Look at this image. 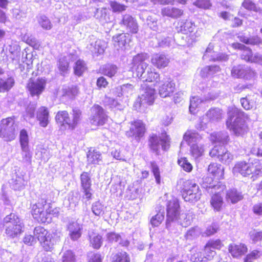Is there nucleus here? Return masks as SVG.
<instances>
[{
	"mask_svg": "<svg viewBox=\"0 0 262 262\" xmlns=\"http://www.w3.org/2000/svg\"><path fill=\"white\" fill-rule=\"evenodd\" d=\"M87 157L89 163L91 164H98L101 160L100 154L96 150L89 151Z\"/></svg>",
	"mask_w": 262,
	"mask_h": 262,
	"instance_id": "45",
	"label": "nucleus"
},
{
	"mask_svg": "<svg viewBox=\"0 0 262 262\" xmlns=\"http://www.w3.org/2000/svg\"><path fill=\"white\" fill-rule=\"evenodd\" d=\"M145 132V126L140 120H137L131 123L129 130L126 132L128 137H134L137 141L143 136Z\"/></svg>",
	"mask_w": 262,
	"mask_h": 262,
	"instance_id": "21",
	"label": "nucleus"
},
{
	"mask_svg": "<svg viewBox=\"0 0 262 262\" xmlns=\"http://www.w3.org/2000/svg\"><path fill=\"white\" fill-rule=\"evenodd\" d=\"M177 29L178 32L187 35L188 45L195 41L202 33L201 29L197 28L194 23L190 20H180L178 22Z\"/></svg>",
	"mask_w": 262,
	"mask_h": 262,
	"instance_id": "7",
	"label": "nucleus"
},
{
	"mask_svg": "<svg viewBox=\"0 0 262 262\" xmlns=\"http://www.w3.org/2000/svg\"><path fill=\"white\" fill-rule=\"evenodd\" d=\"M3 224L5 227V233L10 237L17 236L23 231V224L14 213L7 215L3 220Z\"/></svg>",
	"mask_w": 262,
	"mask_h": 262,
	"instance_id": "9",
	"label": "nucleus"
},
{
	"mask_svg": "<svg viewBox=\"0 0 262 262\" xmlns=\"http://www.w3.org/2000/svg\"><path fill=\"white\" fill-rule=\"evenodd\" d=\"M164 219V210L161 208L156 214L153 215L150 219V224L153 227L159 226Z\"/></svg>",
	"mask_w": 262,
	"mask_h": 262,
	"instance_id": "40",
	"label": "nucleus"
},
{
	"mask_svg": "<svg viewBox=\"0 0 262 262\" xmlns=\"http://www.w3.org/2000/svg\"><path fill=\"white\" fill-rule=\"evenodd\" d=\"M191 253L190 260L192 262H201L205 258L204 256H202L201 252L198 249H192Z\"/></svg>",
	"mask_w": 262,
	"mask_h": 262,
	"instance_id": "56",
	"label": "nucleus"
},
{
	"mask_svg": "<svg viewBox=\"0 0 262 262\" xmlns=\"http://www.w3.org/2000/svg\"><path fill=\"white\" fill-rule=\"evenodd\" d=\"M19 138L20 147L29 146V136L27 132L25 129L20 130Z\"/></svg>",
	"mask_w": 262,
	"mask_h": 262,
	"instance_id": "55",
	"label": "nucleus"
},
{
	"mask_svg": "<svg viewBox=\"0 0 262 262\" xmlns=\"http://www.w3.org/2000/svg\"><path fill=\"white\" fill-rule=\"evenodd\" d=\"M169 137L165 133H162L160 136L153 134L149 140L150 147L158 154L161 146L164 150L169 148Z\"/></svg>",
	"mask_w": 262,
	"mask_h": 262,
	"instance_id": "13",
	"label": "nucleus"
},
{
	"mask_svg": "<svg viewBox=\"0 0 262 262\" xmlns=\"http://www.w3.org/2000/svg\"><path fill=\"white\" fill-rule=\"evenodd\" d=\"M74 73L77 76H81L86 70L85 63L82 60H77L74 67Z\"/></svg>",
	"mask_w": 262,
	"mask_h": 262,
	"instance_id": "47",
	"label": "nucleus"
},
{
	"mask_svg": "<svg viewBox=\"0 0 262 262\" xmlns=\"http://www.w3.org/2000/svg\"><path fill=\"white\" fill-rule=\"evenodd\" d=\"M129 41L128 36L127 37L126 34L123 33L120 34L116 38V42H117V45L122 49H126Z\"/></svg>",
	"mask_w": 262,
	"mask_h": 262,
	"instance_id": "49",
	"label": "nucleus"
},
{
	"mask_svg": "<svg viewBox=\"0 0 262 262\" xmlns=\"http://www.w3.org/2000/svg\"><path fill=\"white\" fill-rule=\"evenodd\" d=\"M20 148L23 162L30 163L31 161L32 154L29 146L20 147Z\"/></svg>",
	"mask_w": 262,
	"mask_h": 262,
	"instance_id": "48",
	"label": "nucleus"
},
{
	"mask_svg": "<svg viewBox=\"0 0 262 262\" xmlns=\"http://www.w3.org/2000/svg\"><path fill=\"white\" fill-rule=\"evenodd\" d=\"M231 46L235 49L242 51L241 58L246 61L251 62L253 55L251 49L238 42L233 43Z\"/></svg>",
	"mask_w": 262,
	"mask_h": 262,
	"instance_id": "30",
	"label": "nucleus"
},
{
	"mask_svg": "<svg viewBox=\"0 0 262 262\" xmlns=\"http://www.w3.org/2000/svg\"><path fill=\"white\" fill-rule=\"evenodd\" d=\"M208 171L217 180H220L223 178L224 169L220 164L216 163L210 164L208 166Z\"/></svg>",
	"mask_w": 262,
	"mask_h": 262,
	"instance_id": "34",
	"label": "nucleus"
},
{
	"mask_svg": "<svg viewBox=\"0 0 262 262\" xmlns=\"http://www.w3.org/2000/svg\"><path fill=\"white\" fill-rule=\"evenodd\" d=\"M231 74L234 77L250 79L254 76L255 73L247 66L238 65L233 67Z\"/></svg>",
	"mask_w": 262,
	"mask_h": 262,
	"instance_id": "22",
	"label": "nucleus"
},
{
	"mask_svg": "<svg viewBox=\"0 0 262 262\" xmlns=\"http://www.w3.org/2000/svg\"><path fill=\"white\" fill-rule=\"evenodd\" d=\"M261 255V251L257 250H254L247 254L244 259V262H253L254 260L258 258Z\"/></svg>",
	"mask_w": 262,
	"mask_h": 262,
	"instance_id": "53",
	"label": "nucleus"
},
{
	"mask_svg": "<svg viewBox=\"0 0 262 262\" xmlns=\"http://www.w3.org/2000/svg\"><path fill=\"white\" fill-rule=\"evenodd\" d=\"M0 137L6 141H11L15 138V125L13 117L3 119L0 123Z\"/></svg>",
	"mask_w": 262,
	"mask_h": 262,
	"instance_id": "12",
	"label": "nucleus"
},
{
	"mask_svg": "<svg viewBox=\"0 0 262 262\" xmlns=\"http://www.w3.org/2000/svg\"><path fill=\"white\" fill-rule=\"evenodd\" d=\"M200 229L196 227L189 229L186 233L185 237L188 239H192L200 234Z\"/></svg>",
	"mask_w": 262,
	"mask_h": 262,
	"instance_id": "63",
	"label": "nucleus"
},
{
	"mask_svg": "<svg viewBox=\"0 0 262 262\" xmlns=\"http://www.w3.org/2000/svg\"><path fill=\"white\" fill-rule=\"evenodd\" d=\"M158 44L155 45V47L165 48L170 46L173 39L170 37H162L160 34L157 37Z\"/></svg>",
	"mask_w": 262,
	"mask_h": 262,
	"instance_id": "46",
	"label": "nucleus"
},
{
	"mask_svg": "<svg viewBox=\"0 0 262 262\" xmlns=\"http://www.w3.org/2000/svg\"><path fill=\"white\" fill-rule=\"evenodd\" d=\"M229 252L235 258H238L248 251L247 246L244 244H231L228 248Z\"/></svg>",
	"mask_w": 262,
	"mask_h": 262,
	"instance_id": "27",
	"label": "nucleus"
},
{
	"mask_svg": "<svg viewBox=\"0 0 262 262\" xmlns=\"http://www.w3.org/2000/svg\"><path fill=\"white\" fill-rule=\"evenodd\" d=\"M178 164L185 171L190 172L192 169V165L186 158H181L178 160Z\"/></svg>",
	"mask_w": 262,
	"mask_h": 262,
	"instance_id": "54",
	"label": "nucleus"
},
{
	"mask_svg": "<svg viewBox=\"0 0 262 262\" xmlns=\"http://www.w3.org/2000/svg\"><path fill=\"white\" fill-rule=\"evenodd\" d=\"M159 86V93L163 98L170 97L176 90V83L170 78L164 79Z\"/></svg>",
	"mask_w": 262,
	"mask_h": 262,
	"instance_id": "20",
	"label": "nucleus"
},
{
	"mask_svg": "<svg viewBox=\"0 0 262 262\" xmlns=\"http://www.w3.org/2000/svg\"><path fill=\"white\" fill-rule=\"evenodd\" d=\"M179 207L178 200L176 198H172L167 202L166 226L170 231L178 225L187 227L191 224L194 218V215L192 212L181 213Z\"/></svg>",
	"mask_w": 262,
	"mask_h": 262,
	"instance_id": "1",
	"label": "nucleus"
},
{
	"mask_svg": "<svg viewBox=\"0 0 262 262\" xmlns=\"http://www.w3.org/2000/svg\"><path fill=\"white\" fill-rule=\"evenodd\" d=\"M183 139L190 146V152L192 157L197 159L203 155L204 146L200 143L202 137L194 130H188Z\"/></svg>",
	"mask_w": 262,
	"mask_h": 262,
	"instance_id": "6",
	"label": "nucleus"
},
{
	"mask_svg": "<svg viewBox=\"0 0 262 262\" xmlns=\"http://www.w3.org/2000/svg\"><path fill=\"white\" fill-rule=\"evenodd\" d=\"M50 204L41 199L32 206L33 217L39 222L46 223L50 217Z\"/></svg>",
	"mask_w": 262,
	"mask_h": 262,
	"instance_id": "11",
	"label": "nucleus"
},
{
	"mask_svg": "<svg viewBox=\"0 0 262 262\" xmlns=\"http://www.w3.org/2000/svg\"><path fill=\"white\" fill-rule=\"evenodd\" d=\"M210 140L214 143H219L223 146L228 143L229 140L228 134L226 132L213 133L210 135ZM218 146H221L219 145Z\"/></svg>",
	"mask_w": 262,
	"mask_h": 262,
	"instance_id": "29",
	"label": "nucleus"
},
{
	"mask_svg": "<svg viewBox=\"0 0 262 262\" xmlns=\"http://www.w3.org/2000/svg\"><path fill=\"white\" fill-rule=\"evenodd\" d=\"M57 123L61 126V129H66L67 127L71 129V118L66 111H59L55 117Z\"/></svg>",
	"mask_w": 262,
	"mask_h": 262,
	"instance_id": "24",
	"label": "nucleus"
},
{
	"mask_svg": "<svg viewBox=\"0 0 262 262\" xmlns=\"http://www.w3.org/2000/svg\"><path fill=\"white\" fill-rule=\"evenodd\" d=\"M38 21L39 25L44 29L50 30L52 27V25L50 19L45 15L40 16Z\"/></svg>",
	"mask_w": 262,
	"mask_h": 262,
	"instance_id": "52",
	"label": "nucleus"
},
{
	"mask_svg": "<svg viewBox=\"0 0 262 262\" xmlns=\"http://www.w3.org/2000/svg\"><path fill=\"white\" fill-rule=\"evenodd\" d=\"M14 79L11 76L0 78V93L9 91L14 86Z\"/></svg>",
	"mask_w": 262,
	"mask_h": 262,
	"instance_id": "36",
	"label": "nucleus"
},
{
	"mask_svg": "<svg viewBox=\"0 0 262 262\" xmlns=\"http://www.w3.org/2000/svg\"><path fill=\"white\" fill-rule=\"evenodd\" d=\"M206 61H225L228 59V55L224 53H217L213 51V46L209 44L203 56Z\"/></svg>",
	"mask_w": 262,
	"mask_h": 262,
	"instance_id": "18",
	"label": "nucleus"
},
{
	"mask_svg": "<svg viewBox=\"0 0 262 262\" xmlns=\"http://www.w3.org/2000/svg\"><path fill=\"white\" fill-rule=\"evenodd\" d=\"M78 93V89L76 86H65L62 89V96L68 99H72Z\"/></svg>",
	"mask_w": 262,
	"mask_h": 262,
	"instance_id": "39",
	"label": "nucleus"
},
{
	"mask_svg": "<svg viewBox=\"0 0 262 262\" xmlns=\"http://www.w3.org/2000/svg\"><path fill=\"white\" fill-rule=\"evenodd\" d=\"M46 83V80L44 78L30 79L27 84V88L31 95L39 96L44 91Z\"/></svg>",
	"mask_w": 262,
	"mask_h": 262,
	"instance_id": "15",
	"label": "nucleus"
},
{
	"mask_svg": "<svg viewBox=\"0 0 262 262\" xmlns=\"http://www.w3.org/2000/svg\"><path fill=\"white\" fill-rule=\"evenodd\" d=\"M151 171L155 178L157 184H160L161 183V176L160 169L158 166L155 162H151Z\"/></svg>",
	"mask_w": 262,
	"mask_h": 262,
	"instance_id": "58",
	"label": "nucleus"
},
{
	"mask_svg": "<svg viewBox=\"0 0 262 262\" xmlns=\"http://www.w3.org/2000/svg\"><path fill=\"white\" fill-rule=\"evenodd\" d=\"M91 123L95 125H102L104 124L106 116L102 108L98 105H94L91 110Z\"/></svg>",
	"mask_w": 262,
	"mask_h": 262,
	"instance_id": "16",
	"label": "nucleus"
},
{
	"mask_svg": "<svg viewBox=\"0 0 262 262\" xmlns=\"http://www.w3.org/2000/svg\"><path fill=\"white\" fill-rule=\"evenodd\" d=\"M12 187L15 190H20L24 188L27 182L23 176L16 175L13 178L10 182Z\"/></svg>",
	"mask_w": 262,
	"mask_h": 262,
	"instance_id": "38",
	"label": "nucleus"
},
{
	"mask_svg": "<svg viewBox=\"0 0 262 262\" xmlns=\"http://www.w3.org/2000/svg\"><path fill=\"white\" fill-rule=\"evenodd\" d=\"M209 155L211 157H216L219 161L225 164H229L233 159V155L223 146H214Z\"/></svg>",
	"mask_w": 262,
	"mask_h": 262,
	"instance_id": "14",
	"label": "nucleus"
},
{
	"mask_svg": "<svg viewBox=\"0 0 262 262\" xmlns=\"http://www.w3.org/2000/svg\"><path fill=\"white\" fill-rule=\"evenodd\" d=\"M161 13L163 16L177 18L183 14V10L177 8L167 6L162 9Z\"/></svg>",
	"mask_w": 262,
	"mask_h": 262,
	"instance_id": "32",
	"label": "nucleus"
},
{
	"mask_svg": "<svg viewBox=\"0 0 262 262\" xmlns=\"http://www.w3.org/2000/svg\"><path fill=\"white\" fill-rule=\"evenodd\" d=\"M228 115L226 126L234 134L243 136L247 132L248 126L245 122L247 116L244 112L235 107H230Z\"/></svg>",
	"mask_w": 262,
	"mask_h": 262,
	"instance_id": "3",
	"label": "nucleus"
},
{
	"mask_svg": "<svg viewBox=\"0 0 262 262\" xmlns=\"http://www.w3.org/2000/svg\"><path fill=\"white\" fill-rule=\"evenodd\" d=\"M120 24L124 25L132 33H136L138 30L137 23L131 15L125 14L123 16Z\"/></svg>",
	"mask_w": 262,
	"mask_h": 262,
	"instance_id": "26",
	"label": "nucleus"
},
{
	"mask_svg": "<svg viewBox=\"0 0 262 262\" xmlns=\"http://www.w3.org/2000/svg\"><path fill=\"white\" fill-rule=\"evenodd\" d=\"M151 62L157 68L161 69L167 66L169 59L165 55L157 53L152 55Z\"/></svg>",
	"mask_w": 262,
	"mask_h": 262,
	"instance_id": "28",
	"label": "nucleus"
},
{
	"mask_svg": "<svg viewBox=\"0 0 262 262\" xmlns=\"http://www.w3.org/2000/svg\"><path fill=\"white\" fill-rule=\"evenodd\" d=\"M142 90L139 101H137L134 104V108L139 112H144L148 105L153 104L156 96L155 89L147 85L144 83L141 85Z\"/></svg>",
	"mask_w": 262,
	"mask_h": 262,
	"instance_id": "8",
	"label": "nucleus"
},
{
	"mask_svg": "<svg viewBox=\"0 0 262 262\" xmlns=\"http://www.w3.org/2000/svg\"><path fill=\"white\" fill-rule=\"evenodd\" d=\"M70 56L61 57L58 61V69L61 74H64L69 69Z\"/></svg>",
	"mask_w": 262,
	"mask_h": 262,
	"instance_id": "44",
	"label": "nucleus"
},
{
	"mask_svg": "<svg viewBox=\"0 0 262 262\" xmlns=\"http://www.w3.org/2000/svg\"><path fill=\"white\" fill-rule=\"evenodd\" d=\"M72 119H71V129H74L79 123L81 118V112L77 108L72 110Z\"/></svg>",
	"mask_w": 262,
	"mask_h": 262,
	"instance_id": "41",
	"label": "nucleus"
},
{
	"mask_svg": "<svg viewBox=\"0 0 262 262\" xmlns=\"http://www.w3.org/2000/svg\"><path fill=\"white\" fill-rule=\"evenodd\" d=\"M81 185L82 188H91V180L89 174L83 172L80 176Z\"/></svg>",
	"mask_w": 262,
	"mask_h": 262,
	"instance_id": "51",
	"label": "nucleus"
},
{
	"mask_svg": "<svg viewBox=\"0 0 262 262\" xmlns=\"http://www.w3.org/2000/svg\"><path fill=\"white\" fill-rule=\"evenodd\" d=\"M221 189L213 191L215 194L211 197L210 201L211 205L216 211H220L223 204V198L221 196V192L223 191Z\"/></svg>",
	"mask_w": 262,
	"mask_h": 262,
	"instance_id": "33",
	"label": "nucleus"
},
{
	"mask_svg": "<svg viewBox=\"0 0 262 262\" xmlns=\"http://www.w3.org/2000/svg\"><path fill=\"white\" fill-rule=\"evenodd\" d=\"M69 235L73 241H77L81 236L82 226L77 222L70 223L68 227Z\"/></svg>",
	"mask_w": 262,
	"mask_h": 262,
	"instance_id": "25",
	"label": "nucleus"
},
{
	"mask_svg": "<svg viewBox=\"0 0 262 262\" xmlns=\"http://www.w3.org/2000/svg\"><path fill=\"white\" fill-rule=\"evenodd\" d=\"M116 90L117 91H116V92L119 93L118 95V97H120L119 94H121V96L125 95L126 97H128V95L133 93L134 91V86L130 84H126L121 86L120 88H117Z\"/></svg>",
	"mask_w": 262,
	"mask_h": 262,
	"instance_id": "43",
	"label": "nucleus"
},
{
	"mask_svg": "<svg viewBox=\"0 0 262 262\" xmlns=\"http://www.w3.org/2000/svg\"><path fill=\"white\" fill-rule=\"evenodd\" d=\"M226 198L228 201H231L232 203H235L242 199V195L241 193L233 189L227 192Z\"/></svg>",
	"mask_w": 262,
	"mask_h": 262,
	"instance_id": "42",
	"label": "nucleus"
},
{
	"mask_svg": "<svg viewBox=\"0 0 262 262\" xmlns=\"http://www.w3.org/2000/svg\"><path fill=\"white\" fill-rule=\"evenodd\" d=\"M37 120L39 124L43 127H46L49 123V113L48 108L45 106L39 108L37 111Z\"/></svg>",
	"mask_w": 262,
	"mask_h": 262,
	"instance_id": "31",
	"label": "nucleus"
},
{
	"mask_svg": "<svg viewBox=\"0 0 262 262\" xmlns=\"http://www.w3.org/2000/svg\"><path fill=\"white\" fill-rule=\"evenodd\" d=\"M147 58V54L145 53L139 54L133 58V69L135 70V71L133 72V75L143 82H154L156 84L159 83L160 75L145 62Z\"/></svg>",
	"mask_w": 262,
	"mask_h": 262,
	"instance_id": "2",
	"label": "nucleus"
},
{
	"mask_svg": "<svg viewBox=\"0 0 262 262\" xmlns=\"http://www.w3.org/2000/svg\"><path fill=\"white\" fill-rule=\"evenodd\" d=\"M62 262H75V255L71 250L64 252L62 256Z\"/></svg>",
	"mask_w": 262,
	"mask_h": 262,
	"instance_id": "64",
	"label": "nucleus"
},
{
	"mask_svg": "<svg viewBox=\"0 0 262 262\" xmlns=\"http://www.w3.org/2000/svg\"><path fill=\"white\" fill-rule=\"evenodd\" d=\"M206 61H225L228 59V55L224 53H217L213 51V46L209 44L203 56Z\"/></svg>",
	"mask_w": 262,
	"mask_h": 262,
	"instance_id": "19",
	"label": "nucleus"
},
{
	"mask_svg": "<svg viewBox=\"0 0 262 262\" xmlns=\"http://www.w3.org/2000/svg\"><path fill=\"white\" fill-rule=\"evenodd\" d=\"M193 5L203 9H209L212 6L209 0H196L193 2Z\"/></svg>",
	"mask_w": 262,
	"mask_h": 262,
	"instance_id": "57",
	"label": "nucleus"
},
{
	"mask_svg": "<svg viewBox=\"0 0 262 262\" xmlns=\"http://www.w3.org/2000/svg\"><path fill=\"white\" fill-rule=\"evenodd\" d=\"M202 186L206 189H211V193H213V190H217L218 189L224 190L225 188V186L220 183H217V184H213L212 178L209 177H206L203 178Z\"/></svg>",
	"mask_w": 262,
	"mask_h": 262,
	"instance_id": "35",
	"label": "nucleus"
},
{
	"mask_svg": "<svg viewBox=\"0 0 262 262\" xmlns=\"http://www.w3.org/2000/svg\"><path fill=\"white\" fill-rule=\"evenodd\" d=\"M34 234L46 251H51L54 245L60 241V234L56 232L49 233L44 228L38 226L34 230Z\"/></svg>",
	"mask_w": 262,
	"mask_h": 262,
	"instance_id": "4",
	"label": "nucleus"
},
{
	"mask_svg": "<svg viewBox=\"0 0 262 262\" xmlns=\"http://www.w3.org/2000/svg\"><path fill=\"white\" fill-rule=\"evenodd\" d=\"M89 234L90 245L95 249H99L103 241L101 236L93 231L90 232Z\"/></svg>",
	"mask_w": 262,
	"mask_h": 262,
	"instance_id": "37",
	"label": "nucleus"
},
{
	"mask_svg": "<svg viewBox=\"0 0 262 262\" xmlns=\"http://www.w3.org/2000/svg\"><path fill=\"white\" fill-rule=\"evenodd\" d=\"M234 175L238 174L244 177L252 174V177L259 176L262 173V163L258 160H254L252 162L240 161L237 162L232 169Z\"/></svg>",
	"mask_w": 262,
	"mask_h": 262,
	"instance_id": "5",
	"label": "nucleus"
},
{
	"mask_svg": "<svg viewBox=\"0 0 262 262\" xmlns=\"http://www.w3.org/2000/svg\"><path fill=\"white\" fill-rule=\"evenodd\" d=\"M217 97V94L210 95L207 98L202 99L198 96H192L190 100L189 111L191 114H194L198 109L203 106L207 101L213 100Z\"/></svg>",
	"mask_w": 262,
	"mask_h": 262,
	"instance_id": "23",
	"label": "nucleus"
},
{
	"mask_svg": "<svg viewBox=\"0 0 262 262\" xmlns=\"http://www.w3.org/2000/svg\"><path fill=\"white\" fill-rule=\"evenodd\" d=\"M105 48V43L104 41L97 40L95 43L94 52L98 54H101L104 52Z\"/></svg>",
	"mask_w": 262,
	"mask_h": 262,
	"instance_id": "61",
	"label": "nucleus"
},
{
	"mask_svg": "<svg viewBox=\"0 0 262 262\" xmlns=\"http://www.w3.org/2000/svg\"><path fill=\"white\" fill-rule=\"evenodd\" d=\"M202 195L198 185L192 180L184 182L182 189V196L186 202H195L200 200Z\"/></svg>",
	"mask_w": 262,
	"mask_h": 262,
	"instance_id": "10",
	"label": "nucleus"
},
{
	"mask_svg": "<svg viewBox=\"0 0 262 262\" xmlns=\"http://www.w3.org/2000/svg\"><path fill=\"white\" fill-rule=\"evenodd\" d=\"M222 247V244L220 240H211L208 241L205 246V250L208 251L210 248L215 250V249H220Z\"/></svg>",
	"mask_w": 262,
	"mask_h": 262,
	"instance_id": "59",
	"label": "nucleus"
},
{
	"mask_svg": "<svg viewBox=\"0 0 262 262\" xmlns=\"http://www.w3.org/2000/svg\"><path fill=\"white\" fill-rule=\"evenodd\" d=\"M105 207L99 201L96 202L92 204V211L97 216H100L104 213Z\"/></svg>",
	"mask_w": 262,
	"mask_h": 262,
	"instance_id": "50",
	"label": "nucleus"
},
{
	"mask_svg": "<svg viewBox=\"0 0 262 262\" xmlns=\"http://www.w3.org/2000/svg\"><path fill=\"white\" fill-rule=\"evenodd\" d=\"M223 117V113L221 110L218 108H211L208 111L205 117H203L201 120L200 124L196 125L198 129L203 130L206 127V122L205 121V118H207L210 121H217L221 120Z\"/></svg>",
	"mask_w": 262,
	"mask_h": 262,
	"instance_id": "17",
	"label": "nucleus"
},
{
	"mask_svg": "<svg viewBox=\"0 0 262 262\" xmlns=\"http://www.w3.org/2000/svg\"><path fill=\"white\" fill-rule=\"evenodd\" d=\"M242 106L246 110L252 109L255 106V102L253 100H250L247 97L241 99Z\"/></svg>",
	"mask_w": 262,
	"mask_h": 262,
	"instance_id": "62",
	"label": "nucleus"
},
{
	"mask_svg": "<svg viewBox=\"0 0 262 262\" xmlns=\"http://www.w3.org/2000/svg\"><path fill=\"white\" fill-rule=\"evenodd\" d=\"M141 188H129L127 191V196L129 199L134 200L140 196Z\"/></svg>",
	"mask_w": 262,
	"mask_h": 262,
	"instance_id": "60",
	"label": "nucleus"
}]
</instances>
